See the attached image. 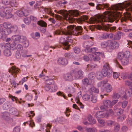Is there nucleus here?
<instances>
[{
  "mask_svg": "<svg viewBox=\"0 0 132 132\" xmlns=\"http://www.w3.org/2000/svg\"><path fill=\"white\" fill-rule=\"evenodd\" d=\"M126 8L125 10L131 11L132 6L130 2L119 3L112 5L111 10L110 11H105L101 15L99 16L97 18H91V23H102L103 22H112L114 20L117 23L119 19L121 22L126 21L127 19L132 22V16L129 13L124 17H121V12L118 10H122Z\"/></svg>",
  "mask_w": 132,
  "mask_h": 132,
  "instance_id": "1",
  "label": "nucleus"
},
{
  "mask_svg": "<svg viewBox=\"0 0 132 132\" xmlns=\"http://www.w3.org/2000/svg\"><path fill=\"white\" fill-rule=\"evenodd\" d=\"M83 29L80 26L76 27L74 25H69L67 27L65 31H63L60 29H57L55 31L56 35H66V39L64 38L61 37L60 40V43L63 46V48L65 50H68L69 47L68 42H72L73 40L71 39L72 35L76 36L81 35Z\"/></svg>",
  "mask_w": 132,
  "mask_h": 132,
  "instance_id": "2",
  "label": "nucleus"
},
{
  "mask_svg": "<svg viewBox=\"0 0 132 132\" xmlns=\"http://www.w3.org/2000/svg\"><path fill=\"white\" fill-rule=\"evenodd\" d=\"M12 11V8L10 7H6L3 10L0 11V16L3 17H5L7 19L12 18L13 15L11 13Z\"/></svg>",
  "mask_w": 132,
  "mask_h": 132,
  "instance_id": "3",
  "label": "nucleus"
},
{
  "mask_svg": "<svg viewBox=\"0 0 132 132\" xmlns=\"http://www.w3.org/2000/svg\"><path fill=\"white\" fill-rule=\"evenodd\" d=\"M102 73L103 76L109 77L111 76L112 70L110 68L109 64L108 63H105L103 66V69L102 71Z\"/></svg>",
  "mask_w": 132,
  "mask_h": 132,
  "instance_id": "4",
  "label": "nucleus"
},
{
  "mask_svg": "<svg viewBox=\"0 0 132 132\" xmlns=\"http://www.w3.org/2000/svg\"><path fill=\"white\" fill-rule=\"evenodd\" d=\"M116 27H112L111 25L107 24L105 25L102 24L101 25H98L97 26L96 28L100 30H102L107 31L108 30H114L116 29Z\"/></svg>",
  "mask_w": 132,
  "mask_h": 132,
  "instance_id": "5",
  "label": "nucleus"
},
{
  "mask_svg": "<svg viewBox=\"0 0 132 132\" xmlns=\"http://www.w3.org/2000/svg\"><path fill=\"white\" fill-rule=\"evenodd\" d=\"M10 43H8L6 44L3 46L4 47V54L6 56H9L11 55V52L10 50Z\"/></svg>",
  "mask_w": 132,
  "mask_h": 132,
  "instance_id": "6",
  "label": "nucleus"
},
{
  "mask_svg": "<svg viewBox=\"0 0 132 132\" xmlns=\"http://www.w3.org/2000/svg\"><path fill=\"white\" fill-rule=\"evenodd\" d=\"M58 13L61 14L64 17H67V20H69L70 23H72L75 19L69 15L67 11L65 10H61L58 11Z\"/></svg>",
  "mask_w": 132,
  "mask_h": 132,
  "instance_id": "7",
  "label": "nucleus"
},
{
  "mask_svg": "<svg viewBox=\"0 0 132 132\" xmlns=\"http://www.w3.org/2000/svg\"><path fill=\"white\" fill-rule=\"evenodd\" d=\"M94 45L93 43L91 41H87L84 42L83 46L85 48V51L87 53H89L90 49V47Z\"/></svg>",
  "mask_w": 132,
  "mask_h": 132,
  "instance_id": "8",
  "label": "nucleus"
},
{
  "mask_svg": "<svg viewBox=\"0 0 132 132\" xmlns=\"http://www.w3.org/2000/svg\"><path fill=\"white\" fill-rule=\"evenodd\" d=\"M121 104V102H119L114 107V111L118 115H120L123 112V110L120 107Z\"/></svg>",
  "mask_w": 132,
  "mask_h": 132,
  "instance_id": "9",
  "label": "nucleus"
},
{
  "mask_svg": "<svg viewBox=\"0 0 132 132\" xmlns=\"http://www.w3.org/2000/svg\"><path fill=\"white\" fill-rule=\"evenodd\" d=\"M84 72L81 70L73 71V76L76 79H81L83 77Z\"/></svg>",
  "mask_w": 132,
  "mask_h": 132,
  "instance_id": "10",
  "label": "nucleus"
},
{
  "mask_svg": "<svg viewBox=\"0 0 132 132\" xmlns=\"http://www.w3.org/2000/svg\"><path fill=\"white\" fill-rule=\"evenodd\" d=\"M16 13L19 17H22L24 16H26L29 14V12L26 10L23 11L21 10H18L16 11Z\"/></svg>",
  "mask_w": 132,
  "mask_h": 132,
  "instance_id": "11",
  "label": "nucleus"
},
{
  "mask_svg": "<svg viewBox=\"0 0 132 132\" xmlns=\"http://www.w3.org/2000/svg\"><path fill=\"white\" fill-rule=\"evenodd\" d=\"M45 83L46 84L51 85L54 83V81L53 80V78L51 76H47L45 77Z\"/></svg>",
  "mask_w": 132,
  "mask_h": 132,
  "instance_id": "12",
  "label": "nucleus"
},
{
  "mask_svg": "<svg viewBox=\"0 0 132 132\" xmlns=\"http://www.w3.org/2000/svg\"><path fill=\"white\" fill-rule=\"evenodd\" d=\"M18 30V28L17 26H14L12 27L11 26V28L10 29L6 30L7 31V34L8 35L11 33L16 32Z\"/></svg>",
  "mask_w": 132,
  "mask_h": 132,
  "instance_id": "13",
  "label": "nucleus"
},
{
  "mask_svg": "<svg viewBox=\"0 0 132 132\" xmlns=\"http://www.w3.org/2000/svg\"><path fill=\"white\" fill-rule=\"evenodd\" d=\"M57 62L59 64L64 65H67L68 63L67 60L64 58L62 57H60L58 59Z\"/></svg>",
  "mask_w": 132,
  "mask_h": 132,
  "instance_id": "14",
  "label": "nucleus"
},
{
  "mask_svg": "<svg viewBox=\"0 0 132 132\" xmlns=\"http://www.w3.org/2000/svg\"><path fill=\"white\" fill-rule=\"evenodd\" d=\"M89 57L90 60L95 62L99 61L101 59L99 55H95L92 54H89Z\"/></svg>",
  "mask_w": 132,
  "mask_h": 132,
  "instance_id": "15",
  "label": "nucleus"
},
{
  "mask_svg": "<svg viewBox=\"0 0 132 132\" xmlns=\"http://www.w3.org/2000/svg\"><path fill=\"white\" fill-rule=\"evenodd\" d=\"M95 116L97 119L105 117V113L102 111H98L96 113Z\"/></svg>",
  "mask_w": 132,
  "mask_h": 132,
  "instance_id": "16",
  "label": "nucleus"
},
{
  "mask_svg": "<svg viewBox=\"0 0 132 132\" xmlns=\"http://www.w3.org/2000/svg\"><path fill=\"white\" fill-rule=\"evenodd\" d=\"M2 116L3 119L7 121H9L10 119V114L8 112H5L3 113Z\"/></svg>",
  "mask_w": 132,
  "mask_h": 132,
  "instance_id": "17",
  "label": "nucleus"
},
{
  "mask_svg": "<svg viewBox=\"0 0 132 132\" xmlns=\"http://www.w3.org/2000/svg\"><path fill=\"white\" fill-rule=\"evenodd\" d=\"M104 86L105 90L107 93H110L112 90V87L111 85L107 82Z\"/></svg>",
  "mask_w": 132,
  "mask_h": 132,
  "instance_id": "18",
  "label": "nucleus"
},
{
  "mask_svg": "<svg viewBox=\"0 0 132 132\" xmlns=\"http://www.w3.org/2000/svg\"><path fill=\"white\" fill-rule=\"evenodd\" d=\"M12 106V103L11 102L7 101L3 105V108L4 110L8 109Z\"/></svg>",
  "mask_w": 132,
  "mask_h": 132,
  "instance_id": "19",
  "label": "nucleus"
},
{
  "mask_svg": "<svg viewBox=\"0 0 132 132\" xmlns=\"http://www.w3.org/2000/svg\"><path fill=\"white\" fill-rule=\"evenodd\" d=\"M64 79L65 81H71L73 80V77L71 74L68 73L64 75Z\"/></svg>",
  "mask_w": 132,
  "mask_h": 132,
  "instance_id": "20",
  "label": "nucleus"
},
{
  "mask_svg": "<svg viewBox=\"0 0 132 132\" xmlns=\"http://www.w3.org/2000/svg\"><path fill=\"white\" fill-rule=\"evenodd\" d=\"M89 93L92 94L93 93H98L99 92L98 89L93 86L91 87L89 89Z\"/></svg>",
  "mask_w": 132,
  "mask_h": 132,
  "instance_id": "21",
  "label": "nucleus"
},
{
  "mask_svg": "<svg viewBox=\"0 0 132 132\" xmlns=\"http://www.w3.org/2000/svg\"><path fill=\"white\" fill-rule=\"evenodd\" d=\"M10 114L12 115H16L17 116L19 114V113L17 110L15 108H11L9 110Z\"/></svg>",
  "mask_w": 132,
  "mask_h": 132,
  "instance_id": "22",
  "label": "nucleus"
},
{
  "mask_svg": "<svg viewBox=\"0 0 132 132\" xmlns=\"http://www.w3.org/2000/svg\"><path fill=\"white\" fill-rule=\"evenodd\" d=\"M45 12L48 14L50 15L53 16H54L55 18H57L58 16L56 14H55L54 13H53L51 9L50 8H47L45 9Z\"/></svg>",
  "mask_w": 132,
  "mask_h": 132,
  "instance_id": "23",
  "label": "nucleus"
},
{
  "mask_svg": "<svg viewBox=\"0 0 132 132\" xmlns=\"http://www.w3.org/2000/svg\"><path fill=\"white\" fill-rule=\"evenodd\" d=\"M109 45H110L111 48L112 49L117 48L119 47V44L117 42H112L109 41Z\"/></svg>",
  "mask_w": 132,
  "mask_h": 132,
  "instance_id": "24",
  "label": "nucleus"
},
{
  "mask_svg": "<svg viewBox=\"0 0 132 132\" xmlns=\"http://www.w3.org/2000/svg\"><path fill=\"white\" fill-rule=\"evenodd\" d=\"M108 82L107 80H105L100 82L97 84V86L98 87H104L106 85V84Z\"/></svg>",
  "mask_w": 132,
  "mask_h": 132,
  "instance_id": "25",
  "label": "nucleus"
},
{
  "mask_svg": "<svg viewBox=\"0 0 132 132\" xmlns=\"http://www.w3.org/2000/svg\"><path fill=\"white\" fill-rule=\"evenodd\" d=\"M88 19L87 16L84 15L80 18H79L77 19V21L79 23H82V22Z\"/></svg>",
  "mask_w": 132,
  "mask_h": 132,
  "instance_id": "26",
  "label": "nucleus"
},
{
  "mask_svg": "<svg viewBox=\"0 0 132 132\" xmlns=\"http://www.w3.org/2000/svg\"><path fill=\"white\" fill-rule=\"evenodd\" d=\"M20 36L19 35H16L12 36L11 38L13 40L14 42V43L15 45H16V43L15 42L18 41L19 42V40L20 38Z\"/></svg>",
  "mask_w": 132,
  "mask_h": 132,
  "instance_id": "27",
  "label": "nucleus"
},
{
  "mask_svg": "<svg viewBox=\"0 0 132 132\" xmlns=\"http://www.w3.org/2000/svg\"><path fill=\"white\" fill-rule=\"evenodd\" d=\"M87 118L90 124H94L96 123V120L91 115H88Z\"/></svg>",
  "mask_w": 132,
  "mask_h": 132,
  "instance_id": "28",
  "label": "nucleus"
},
{
  "mask_svg": "<svg viewBox=\"0 0 132 132\" xmlns=\"http://www.w3.org/2000/svg\"><path fill=\"white\" fill-rule=\"evenodd\" d=\"M108 34L104 33L101 35L98 36V38L100 39H106L108 38Z\"/></svg>",
  "mask_w": 132,
  "mask_h": 132,
  "instance_id": "29",
  "label": "nucleus"
},
{
  "mask_svg": "<svg viewBox=\"0 0 132 132\" xmlns=\"http://www.w3.org/2000/svg\"><path fill=\"white\" fill-rule=\"evenodd\" d=\"M12 25L9 22H4L3 24V27L6 30L10 29L11 28Z\"/></svg>",
  "mask_w": 132,
  "mask_h": 132,
  "instance_id": "30",
  "label": "nucleus"
},
{
  "mask_svg": "<svg viewBox=\"0 0 132 132\" xmlns=\"http://www.w3.org/2000/svg\"><path fill=\"white\" fill-rule=\"evenodd\" d=\"M121 63L123 65H127L129 63V59L124 57L121 60Z\"/></svg>",
  "mask_w": 132,
  "mask_h": 132,
  "instance_id": "31",
  "label": "nucleus"
},
{
  "mask_svg": "<svg viewBox=\"0 0 132 132\" xmlns=\"http://www.w3.org/2000/svg\"><path fill=\"white\" fill-rule=\"evenodd\" d=\"M103 7L106 8L108 7V6L105 4H103L102 5L98 4L96 6V9L97 10H101L103 9Z\"/></svg>",
  "mask_w": 132,
  "mask_h": 132,
  "instance_id": "32",
  "label": "nucleus"
},
{
  "mask_svg": "<svg viewBox=\"0 0 132 132\" xmlns=\"http://www.w3.org/2000/svg\"><path fill=\"white\" fill-rule=\"evenodd\" d=\"M18 70L15 67L12 66L9 70V72L12 73H16L18 71Z\"/></svg>",
  "mask_w": 132,
  "mask_h": 132,
  "instance_id": "33",
  "label": "nucleus"
},
{
  "mask_svg": "<svg viewBox=\"0 0 132 132\" xmlns=\"http://www.w3.org/2000/svg\"><path fill=\"white\" fill-rule=\"evenodd\" d=\"M37 24L41 27H45L47 26V23L44 21L40 20L38 21Z\"/></svg>",
  "mask_w": 132,
  "mask_h": 132,
  "instance_id": "34",
  "label": "nucleus"
},
{
  "mask_svg": "<svg viewBox=\"0 0 132 132\" xmlns=\"http://www.w3.org/2000/svg\"><path fill=\"white\" fill-rule=\"evenodd\" d=\"M73 54L72 53H67L64 54V56L68 59L73 58L74 57Z\"/></svg>",
  "mask_w": 132,
  "mask_h": 132,
  "instance_id": "35",
  "label": "nucleus"
},
{
  "mask_svg": "<svg viewBox=\"0 0 132 132\" xmlns=\"http://www.w3.org/2000/svg\"><path fill=\"white\" fill-rule=\"evenodd\" d=\"M91 96L87 94L83 95L82 98L83 100L89 101Z\"/></svg>",
  "mask_w": 132,
  "mask_h": 132,
  "instance_id": "36",
  "label": "nucleus"
},
{
  "mask_svg": "<svg viewBox=\"0 0 132 132\" xmlns=\"http://www.w3.org/2000/svg\"><path fill=\"white\" fill-rule=\"evenodd\" d=\"M66 90L67 92L71 93H73L75 91V89L71 86L67 87L66 88Z\"/></svg>",
  "mask_w": 132,
  "mask_h": 132,
  "instance_id": "37",
  "label": "nucleus"
},
{
  "mask_svg": "<svg viewBox=\"0 0 132 132\" xmlns=\"http://www.w3.org/2000/svg\"><path fill=\"white\" fill-rule=\"evenodd\" d=\"M27 52L26 50H23L21 51V55L23 57H28L31 56V55H27Z\"/></svg>",
  "mask_w": 132,
  "mask_h": 132,
  "instance_id": "38",
  "label": "nucleus"
},
{
  "mask_svg": "<svg viewBox=\"0 0 132 132\" xmlns=\"http://www.w3.org/2000/svg\"><path fill=\"white\" fill-rule=\"evenodd\" d=\"M104 105L107 107L108 106L111 107V101L109 100H106L103 102Z\"/></svg>",
  "mask_w": 132,
  "mask_h": 132,
  "instance_id": "39",
  "label": "nucleus"
},
{
  "mask_svg": "<svg viewBox=\"0 0 132 132\" xmlns=\"http://www.w3.org/2000/svg\"><path fill=\"white\" fill-rule=\"evenodd\" d=\"M114 114V112L113 110L111 109H109L107 111V112L105 113V117H107L110 116H112Z\"/></svg>",
  "mask_w": 132,
  "mask_h": 132,
  "instance_id": "40",
  "label": "nucleus"
},
{
  "mask_svg": "<svg viewBox=\"0 0 132 132\" xmlns=\"http://www.w3.org/2000/svg\"><path fill=\"white\" fill-rule=\"evenodd\" d=\"M95 76V73L93 72L90 73L88 75L89 78L91 80L93 79Z\"/></svg>",
  "mask_w": 132,
  "mask_h": 132,
  "instance_id": "41",
  "label": "nucleus"
},
{
  "mask_svg": "<svg viewBox=\"0 0 132 132\" xmlns=\"http://www.w3.org/2000/svg\"><path fill=\"white\" fill-rule=\"evenodd\" d=\"M24 22L26 24L29 25L31 22V18L30 17H27L24 18Z\"/></svg>",
  "mask_w": 132,
  "mask_h": 132,
  "instance_id": "42",
  "label": "nucleus"
},
{
  "mask_svg": "<svg viewBox=\"0 0 132 132\" xmlns=\"http://www.w3.org/2000/svg\"><path fill=\"white\" fill-rule=\"evenodd\" d=\"M10 4L12 7H16L18 5V3L14 0L11 1Z\"/></svg>",
  "mask_w": 132,
  "mask_h": 132,
  "instance_id": "43",
  "label": "nucleus"
},
{
  "mask_svg": "<svg viewBox=\"0 0 132 132\" xmlns=\"http://www.w3.org/2000/svg\"><path fill=\"white\" fill-rule=\"evenodd\" d=\"M124 57V54L123 52H119L117 55V58L120 60H121Z\"/></svg>",
  "mask_w": 132,
  "mask_h": 132,
  "instance_id": "44",
  "label": "nucleus"
},
{
  "mask_svg": "<svg viewBox=\"0 0 132 132\" xmlns=\"http://www.w3.org/2000/svg\"><path fill=\"white\" fill-rule=\"evenodd\" d=\"M109 41L108 42H103L101 43V46L103 48L106 47L108 45H109Z\"/></svg>",
  "mask_w": 132,
  "mask_h": 132,
  "instance_id": "45",
  "label": "nucleus"
},
{
  "mask_svg": "<svg viewBox=\"0 0 132 132\" xmlns=\"http://www.w3.org/2000/svg\"><path fill=\"white\" fill-rule=\"evenodd\" d=\"M96 77L98 79L100 80L103 78V76L101 72H97Z\"/></svg>",
  "mask_w": 132,
  "mask_h": 132,
  "instance_id": "46",
  "label": "nucleus"
},
{
  "mask_svg": "<svg viewBox=\"0 0 132 132\" xmlns=\"http://www.w3.org/2000/svg\"><path fill=\"white\" fill-rule=\"evenodd\" d=\"M6 76L5 74L0 71V81H2Z\"/></svg>",
  "mask_w": 132,
  "mask_h": 132,
  "instance_id": "47",
  "label": "nucleus"
},
{
  "mask_svg": "<svg viewBox=\"0 0 132 132\" xmlns=\"http://www.w3.org/2000/svg\"><path fill=\"white\" fill-rule=\"evenodd\" d=\"M71 14L73 16H76L79 14V13L77 10H72L71 11Z\"/></svg>",
  "mask_w": 132,
  "mask_h": 132,
  "instance_id": "48",
  "label": "nucleus"
},
{
  "mask_svg": "<svg viewBox=\"0 0 132 132\" xmlns=\"http://www.w3.org/2000/svg\"><path fill=\"white\" fill-rule=\"evenodd\" d=\"M42 1H37L35 5L34 6V7L35 9H37L38 6L41 5L42 3Z\"/></svg>",
  "mask_w": 132,
  "mask_h": 132,
  "instance_id": "49",
  "label": "nucleus"
},
{
  "mask_svg": "<svg viewBox=\"0 0 132 132\" xmlns=\"http://www.w3.org/2000/svg\"><path fill=\"white\" fill-rule=\"evenodd\" d=\"M120 97V95L118 93H114L112 95L113 98L115 99H118Z\"/></svg>",
  "mask_w": 132,
  "mask_h": 132,
  "instance_id": "50",
  "label": "nucleus"
},
{
  "mask_svg": "<svg viewBox=\"0 0 132 132\" xmlns=\"http://www.w3.org/2000/svg\"><path fill=\"white\" fill-rule=\"evenodd\" d=\"M108 125L109 126H112L115 125L116 122L114 121L111 120H109L106 122Z\"/></svg>",
  "mask_w": 132,
  "mask_h": 132,
  "instance_id": "51",
  "label": "nucleus"
},
{
  "mask_svg": "<svg viewBox=\"0 0 132 132\" xmlns=\"http://www.w3.org/2000/svg\"><path fill=\"white\" fill-rule=\"evenodd\" d=\"M97 101L96 98L95 96L93 95L91 96L89 102L91 101L92 102L95 103Z\"/></svg>",
  "mask_w": 132,
  "mask_h": 132,
  "instance_id": "52",
  "label": "nucleus"
},
{
  "mask_svg": "<svg viewBox=\"0 0 132 132\" xmlns=\"http://www.w3.org/2000/svg\"><path fill=\"white\" fill-rule=\"evenodd\" d=\"M20 38L19 42L20 43H23L26 40H27L25 36H20Z\"/></svg>",
  "mask_w": 132,
  "mask_h": 132,
  "instance_id": "53",
  "label": "nucleus"
},
{
  "mask_svg": "<svg viewBox=\"0 0 132 132\" xmlns=\"http://www.w3.org/2000/svg\"><path fill=\"white\" fill-rule=\"evenodd\" d=\"M98 51V49L97 47H94L91 48L89 51V53L92 52L94 53L95 52H96V51Z\"/></svg>",
  "mask_w": 132,
  "mask_h": 132,
  "instance_id": "54",
  "label": "nucleus"
},
{
  "mask_svg": "<svg viewBox=\"0 0 132 132\" xmlns=\"http://www.w3.org/2000/svg\"><path fill=\"white\" fill-rule=\"evenodd\" d=\"M123 54L124 57H125V58L128 59L129 58L130 56V53L129 51L125 52Z\"/></svg>",
  "mask_w": 132,
  "mask_h": 132,
  "instance_id": "55",
  "label": "nucleus"
},
{
  "mask_svg": "<svg viewBox=\"0 0 132 132\" xmlns=\"http://www.w3.org/2000/svg\"><path fill=\"white\" fill-rule=\"evenodd\" d=\"M128 102L127 101H124L121 102V107L122 108H125L128 104Z\"/></svg>",
  "mask_w": 132,
  "mask_h": 132,
  "instance_id": "56",
  "label": "nucleus"
},
{
  "mask_svg": "<svg viewBox=\"0 0 132 132\" xmlns=\"http://www.w3.org/2000/svg\"><path fill=\"white\" fill-rule=\"evenodd\" d=\"M16 49L18 51H23V47L21 45L18 44L17 45Z\"/></svg>",
  "mask_w": 132,
  "mask_h": 132,
  "instance_id": "57",
  "label": "nucleus"
},
{
  "mask_svg": "<svg viewBox=\"0 0 132 132\" xmlns=\"http://www.w3.org/2000/svg\"><path fill=\"white\" fill-rule=\"evenodd\" d=\"M32 95L31 94H29L26 96V99L28 101H30L32 99Z\"/></svg>",
  "mask_w": 132,
  "mask_h": 132,
  "instance_id": "58",
  "label": "nucleus"
},
{
  "mask_svg": "<svg viewBox=\"0 0 132 132\" xmlns=\"http://www.w3.org/2000/svg\"><path fill=\"white\" fill-rule=\"evenodd\" d=\"M51 125L48 124L46 125H45V127L46 128V129H45V131L46 132H50V130L51 128Z\"/></svg>",
  "mask_w": 132,
  "mask_h": 132,
  "instance_id": "59",
  "label": "nucleus"
},
{
  "mask_svg": "<svg viewBox=\"0 0 132 132\" xmlns=\"http://www.w3.org/2000/svg\"><path fill=\"white\" fill-rule=\"evenodd\" d=\"M7 32H5V33H3L1 32H0V39L3 38V39L5 38L7 35Z\"/></svg>",
  "mask_w": 132,
  "mask_h": 132,
  "instance_id": "60",
  "label": "nucleus"
},
{
  "mask_svg": "<svg viewBox=\"0 0 132 132\" xmlns=\"http://www.w3.org/2000/svg\"><path fill=\"white\" fill-rule=\"evenodd\" d=\"M96 66V65L95 64H88L87 65V68L88 69V68L89 67L90 69L92 70L95 68Z\"/></svg>",
  "mask_w": 132,
  "mask_h": 132,
  "instance_id": "61",
  "label": "nucleus"
},
{
  "mask_svg": "<svg viewBox=\"0 0 132 132\" xmlns=\"http://www.w3.org/2000/svg\"><path fill=\"white\" fill-rule=\"evenodd\" d=\"M33 112V111H31L30 112L27 113L26 114V116L29 117H33L35 115V114Z\"/></svg>",
  "mask_w": 132,
  "mask_h": 132,
  "instance_id": "62",
  "label": "nucleus"
},
{
  "mask_svg": "<svg viewBox=\"0 0 132 132\" xmlns=\"http://www.w3.org/2000/svg\"><path fill=\"white\" fill-rule=\"evenodd\" d=\"M122 35V33L120 32H118L116 35V39L118 40L119 39L121 38V36Z\"/></svg>",
  "mask_w": 132,
  "mask_h": 132,
  "instance_id": "63",
  "label": "nucleus"
},
{
  "mask_svg": "<svg viewBox=\"0 0 132 132\" xmlns=\"http://www.w3.org/2000/svg\"><path fill=\"white\" fill-rule=\"evenodd\" d=\"M20 127L19 126H16L14 129L13 132H20Z\"/></svg>",
  "mask_w": 132,
  "mask_h": 132,
  "instance_id": "64",
  "label": "nucleus"
}]
</instances>
